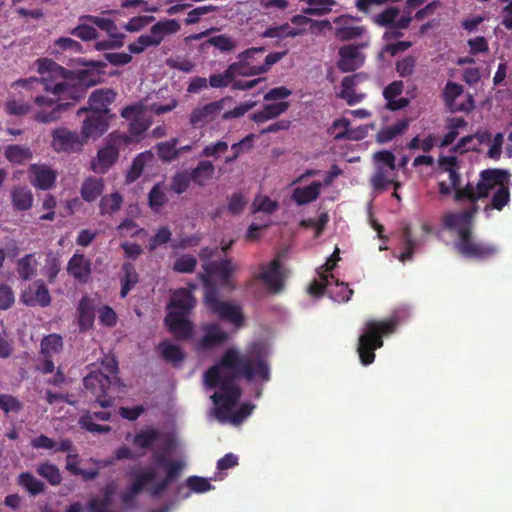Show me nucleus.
I'll use <instances>...</instances> for the list:
<instances>
[{
  "label": "nucleus",
  "mask_w": 512,
  "mask_h": 512,
  "mask_svg": "<svg viewBox=\"0 0 512 512\" xmlns=\"http://www.w3.org/2000/svg\"><path fill=\"white\" fill-rule=\"evenodd\" d=\"M249 352L253 358L242 355L235 348H228L220 360L204 372L203 382L206 388H219L211 399L217 406L215 414L221 422L229 420L232 424L239 425L255 408L254 404L246 402L228 417L242 395V390L236 382L238 378L242 377L247 381L254 378L264 382L270 380V367L264 359L262 344L254 342Z\"/></svg>",
  "instance_id": "obj_1"
},
{
  "label": "nucleus",
  "mask_w": 512,
  "mask_h": 512,
  "mask_svg": "<svg viewBox=\"0 0 512 512\" xmlns=\"http://www.w3.org/2000/svg\"><path fill=\"white\" fill-rule=\"evenodd\" d=\"M33 84L42 86L45 92L53 95L52 97L40 95L34 98V103L40 108L34 119L39 123H51L58 120L61 114L69 110L82 96L81 90L74 85H69L64 80L54 83L43 76L40 79L31 77L15 82V85L23 88L30 87Z\"/></svg>",
  "instance_id": "obj_2"
},
{
  "label": "nucleus",
  "mask_w": 512,
  "mask_h": 512,
  "mask_svg": "<svg viewBox=\"0 0 512 512\" xmlns=\"http://www.w3.org/2000/svg\"><path fill=\"white\" fill-rule=\"evenodd\" d=\"M396 326L397 321L395 319L369 320L366 322L357 346V352L363 365L367 366L374 362L375 350L383 346V337L392 334Z\"/></svg>",
  "instance_id": "obj_3"
},
{
  "label": "nucleus",
  "mask_w": 512,
  "mask_h": 512,
  "mask_svg": "<svg viewBox=\"0 0 512 512\" xmlns=\"http://www.w3.org/2000/svg\"><path fill=\"white\" fill-rule=\"evenodd\" d=\"M454 248L464 258L476 261H487L499 253V247L496 244L478 240L471 226L459 228Z\"/></svg>",
  "instance_id": "obj_4"
},
{
  "label": "nucleus",
  "mask_w": 512,
  "mask_h": 512,
  "mask_svg": "<svg viewBox=\"0 0 512 512\" xmlns=\"http://www.w3.org/2000/svg\"><path fill=\"white\" fill-rule=\"evenodd\" d=\"M202 277L206 307L219 319L230 322L237 328L242 327L244 324V315L241 306L219 300L216 286L210 284L206 276Z\"/></svg>",
  "instance_id": "obj_5"
},
{
  "label": "nucleus",
  "mask_w": 512,
  "mask_h": 512,
  "mask_svg": "<svg viewBox=\"0 0 512 512\" xmlns=\"http://www.w3.org/2000/svg\"><path fill=\"white\" fill-rule=\"evenodd\" d=\"M112 378L102 370H93L83 378V385L88 393L95 398V401L103 408L113 405L114 399L109 396L113 384Z\"/></svg>",
  "instance_id": "obj_6"
},
{
  "label": "nucleus",
  "mask_w": 512,
  "mask_h": 512,
  "mask_svg": "<svg viewBox=\"0 0 512 512\" xmlns=\"http://www.w3.org/2000/svg\"><path fill=\"white\" fill-rule=\"evenodd\" d=\"M373 160L376 167L375 172L370 178V184L373 190L378 192L383 191L391 183L394 184L396 189L400 187V183L394 182L389 177V174L396 168L395 155L389 150H381L374 153Z\"/></svg>",
  "instance_id": "obj_7"
},
{
  "label": "nucleus",
  "mask_w": 512,
  "mask_h": 512,
  "mask_svg": "<svg viewBox=\"0 0 512 512\" xmlns=\"http://www.w3.org/2000/svg\"><path fill=\"white\" fill-rule=\"evenodd\" d=\"M121 116L129 121L128 133H124L128 141L123 142V146L140 142L143 134L150 126L144 107L141 104L128 105L122 109Z\"/></svg>",
  "instance_id": "obj_8"
},
{
  "label": "nucleus",
  "mask_w": 512,
  "mask_h": 512,
  "mask_svg": "<svg viewBox=\"0 0 512 512\" xmlns=\"http://www.w3.org/2000/svg\"><path fill=\"white\" fill-rule=\"evenodd\" d=\"M128 141L123 132H112L107 140L106 145L97 153V160L92 161V170L96 173H106L119 158V148L123 146V142Z\"/></svg>",
  "instance_id": "obj_9"
},
{
  "label": "nucleus",
  "mask_w": 512,
  "mask_h": 512,
  "mask_svg": "<svg viewBox=\"0 0 512 512\" xmlns=\"http://www.w3.org/2000/svg\"><path fill=\"white\" fill-rule=\"evenodd\" d=\"M131 478L130 484L125 491L121 493V501L127 507L135 504L136 498L145 490V488L156 478L154 468L147 467L142 469H131L129 472Z\"/></svg>",
  "instance_id": "obj_10"
},
{
  "label": "nucleus",
  "mask_w": 512,
  "mask_h": 512,
  "mask_svg": "<svg viewBox=\"0 0 512 512\" xmlns=\"http://www.w3.org/2000/svg\"><path fill=\"white\" fill-rule=\"evenodd\" d=\"M264 52V47H252L239 53L237 61L231 63L235 66L237 75L249 77L263 74L262 56Z\"/></svg>",
  "instance_id": "obj_11"
},
{
  "label": "nucleus",
  "mask_w": 512,
  "mask_h": 512,
  "mask_svg": "<svg viewBox=\"0 0 512 512\" xmlns=\"http://www.w3.org/2000/svg\"><path fill=\"white\" fill-rule=\"evenodd\" d=\"M230 101V97H224L220 100L194 108L189 115V123L195 128L204 127L208 123L214 121L225 108L226 102Z\"/></svg>",
  "instance_id": "obj_12"
},
{
  "label": "nucleus",
  "mask_w": 512,
  "mask_h": 512,
  "mask_svg": "<svg viewBox=\"0 0 512 512\" xmlns=\"http://www.w3.org/2000/svg\"><path fill=\"white\" fill-rule=\"evenodd\" d=\"M86 143L83 135L67 128H57L52 131V147L57 152L73 153L80 151Z\"/></svg>",
  "instance_id": "obj_13"
},
{
  "label": "nucleus",
  "mask_w": 512,
  "mask_h": 512,
  "mask_svg": "<svg viewBox=\"0 0 512 512\" xmlns=\"http://www.w3.org/2000/svg\"><path fill=\"white\" fill-rule=\"evenodd\" d=\"M510 174L502 169H485L480 173V181L477 183L475 189L476 202L480 199L488 197L490 191L494 189L497 184L509 182Z\"/></svg>",
  "instance_id": "obj_14"
},
{
  "label": "nucleus",
  "mask_w": 512,
  "mask_h": 512,
  "mask_svg": "<svg viewBox=\"0 0 512 512\" xmlns=\"http://www.w3.org/2000/svg\"><path fill=\"white\" fill-rule=\"evenodd\" d=\"M463 86L448 81L443 89L442 97L447 109L452 112H470L474 108L472 95L468 94L465 102L458 103L456 99L463 94Z\"/></svg>",
  "instance_id": "obj_15"
},
{
  "label": "nucleus",
  "mask_w": 512,
  "mask_h": 512,
  "mask_svg": "<svg viewBox=\"0 0 512 512\" xmlns=\"http://www.w3.org/2000/svg\"><path fill=\"white\" fill-rule=\"evenodd\" d=\"M368 46V42L360 43L358 45H344L340 47L339 54V62L338 68L342 72H352L360 68L365 61V55L362 54L359 50L360 48H366Z\"/></svg>",
  "instance_id": "obj_16"
},
{
  "label": "nucleus",
  "mask_w": 512,
  "mask_h": 512,
  "mask_svg": "<svg viewBox=\"0 0 512 512\" xmlns=\"http://www.w3.org/2000/svg\"><path fill=\"white\" fill-rule=\"evenodd\" d=\"M116 96L117 93L113 89H97L92 92L88 99L89 107L80 109L78 115L86 111L111 116L109 106L115 101Z\"/></svg>",
  "instance_id": "obj_17"
},
{
  "label": "nucleus",
  "mask_w": 512,
  "mask_h": 512,
  "mask_svg": "<svg viewBox=\"0 0 512 512\" xmlns=\"http://www.w3.org/2000/svg\"><path fill=\"white\" fill-rule=\"evenodd\" d=\"M21 299L24 304L31 307H47L51 303L50 292L42 280H36L30 284L23 291Z\"/></svg>",
  "instance_id": "obj_18"
},
{
  "label": "nucleus",
  "mask_w": 512,
  "mask_h": 512,
  "mask_svg": "<svg viewBox=\"0 0 512 512\" xmlns=\"http://www.w3.org/2000/svg\"><path fill=\"white\" fill-rule=\"evenodd\" d=\"M67 273L80 284H86L92 274V262L84 253L76 251L69 259Z\"/></svg>",
  "instance_id": "obj_19"
},
{
  "label": "nucleus",
  "mask_w": 512,
  "mask_h": 512,
  "mask_svg": "<svg viewBox=\"0 0 512 512\" xmlns=\"http://www.w3.org/2000/svg\"><path fill=\"white\" fill-rule=\"evenodd\" d=\"M186 313L170 311L165 317L168 330L178 339L187 340L191 337L193 325Z\"/></svg>",
  "instance_id": "obj_20"
},
{
  "label": "nucleus",
  "mask_w": 512,
  "mask_h": 512,
  "mask_svg": "<svg viewBox=\"0 0 512 512\" xmlns=\"http://www.w3.org/2000/svg\"><path fill=\"white\" fill-rule=\"evenodd\" d=\"M260 268L262 272L256 276V279L262 281L273 293L280 292L283 288L280 260L275 258L268 265L262 264Z\"/></svg>",
  "instance_id": "obj_21"
},
{
  "label": "nucleus",
  "mask_w": 512,
  "mask_h": 512,
  "mask_svg": "<svg viewBox=\"0 0 512 512\" xmlns=\"http://www.w3.org/2000/svg\"><path fill=\"white\" fill-rule=\"evenodd\" d=\"M113 116H105L89 112L84 119L81 134L87 141L89 138L102 136L109 128V120Z\"/></svg>",
  "instance_id": "obj_22"
},
{
  "label": "nucleus",
  "mask_w": 512,
  "mask_h": 512,
  "mask_svg": "<svg viewBox=\"0 0 512 512\" xmlns=\"http://www.w3.org/2000/svg\"><path fill=\"white\" fill-rule=\"evenodd\" d=\"M355 19L350 15H341L333 20V23L337 25L335 28L334 35L340 41H350L361 37L366 29L364 26H355L351 24V20Z\"/></svg>",
  "instance_id": "obj_23"
},
{
  "label": "nucleus",
  "mask_w": 512,
  "mask_h": 512,
  "mask_svg": "<svg viewBox=\"0 0 512 512\" xmlns=\"http://www.w3.org/2000/svg\"><path fill=\"white\" fill-rule=\"evenodd\" d=\"M367 79V75L364 73H356L350 76H346L341 81V90L339 93V97L344 99L346 103L350 106H353L357 103H360L365 94H358L355 92L354 88L361 82Z\"/></svg>",
  "instance_id": "obj_24"
},
{
  "label": "nucleus",
  "mask_w": 512,
  "mask_h": 512,
  "mask_svg": "<svg viewBox=\"0 0 512 512\" xmlns=\"http://www.w3.org/2000/svg\"><path fill=\"white\" fill-rule=\"evenodd\" d=\"M205 274H201L200 278L203 281L202 276H206L209 283H211L209 277L217 276L224 285H229L230 278L233 272L232 262L229 259L220 261H209L203 266Z\"/></svg>",
  "instance_id": "obj_25"
},
{
  "label": "nucleus",
  "mask_w": 512,
  "mask_h": 512,
  "mask_svg": "<svg viewBox=\"0 0 512 512\" xmlns=\"http://www.w3.org/2000/svg\"><path fill=\"white\" fill-rule=\"evenodd\" d=\"M196 289V285L191 284L190 288H179L172 294L168 308H176L182 313L189 314L196 305V299L192 290Z\"/></svg>",
  "instance_id": "obj_26"
},
{
  "label": "nucleus",
  "mask_w": 512,
  "mask_h": 512,
  "mask_svg": "<svg viewBox=\"0 0 512 512\" xmlns=\"http://www.w3.org/2000/svg\"><path fill=\"white\" fill-rule=\"evenodd\" d=\"M87 69H81L76 72L77 84L81 87H91L102 81V69L106 64L101 61L90 62Z\"/></svg>",
  "instance_id": "obj_27"
},
{
  "label": "nucleus",
  "mask_w": 512,
  "mask_h": 512,
  "mask_svg": "<svg viewBox=\"0 0 512 512\" xmlns=\"http://www.w3.org/2000/svg\"><path fill=\"white\" fill-rule=\"evenodd\" d=\"M32 174L31 184L41 190H48L53 187L56 181V173L45 165H32L30 168Z\"/></svg>",
  "instance_id": "obj_28"
},
{
  "label": "nucleus",
  "mask_w": 512,
  "mask_h": 512,
  "mask_svg": "<svg viewBox=\"0 0 512 512\" xmlns=\"http://www.w3.org/2000/svg\"><path fill=\"white\" fill-rule=\"evenodd\" d=\"M204 335L199 342L201 349L206 350L224 343L228 339V334L217 324H208L204 326Z\"/></svg>",
  "instance_id": "obj_29"
},
{
  "label": "nucleus",
  "mask_w": 512,
  "mask_h": 512,
  "mask_svg": "<svg viewBox=\"0 0 512 512\" xmlns=\"http://www.w3.org/2000/svg\"><path fill=\"white\" fill-rule=\"evenodd\" d=\"M321 188L322 184L319 181H313L307 186L295 188L291 198L297 205H305L319 197Z\"/></svg>",
  "instance_id": "obj_30"
},
{
  "label": "nucleus",
  "mask_w": 512,
  "mask_h": 512,
  "mask_svg": "<svg viewBox=\"0 0 512 512\" xmlns=\"http://www.w3.org/2000/svg\"><path fill=\"white\" fill-rule=\"evenodd\" d=\"M181 29L179 22L175 19L158 21L150 29V38L158 46L166 35L177 33Z\"/></svg>",
  "instance_id": "obj_31"
},
{
  "label": "nucleus",
  "mask_w": 512,
  "mask_h": 512,
  "mask_svg": "<svg viewBox=\"0 0 512 512\" xmlns=\"http://www.w3.org/2000/svg\"><path fill=\"white\" fill-rule=\"evenodd\" d=\"M104 180L97 177H87L80 188V194L84 201L91 203L95 201L104 191Z\"/></svg>",
  "instance_id": "obj_32"
},
{
  "label": "nucleus",
  "mask_w": 512,
  "mask_h": 512,
  "mask_svg": "<svg viewBox=\"0 0 512 512\" xmlns=\"http://www.w3.org/2000/svg\"><path fill=\"white\" fill-rule=\"evenodd\" d=\"M215 174V166L210 160H201L189 172L192 182L200 187L205 186Z\"/></svg>",
  "instance_id": "obj_33"
},
{
  "label": "nucleus",
  "mask_w": 512,
  "mask_h": 512,
  "mask_svg": "<svg viewBox=\"0 0 512 512\" xmlns=\"http://www.w3.org/2000/svg\"><path fill=\"white\" fill-rule=\"evenodd\" d=\"M289 108V102L282 101L273 104L264 105L261 111H257L251 115V119L255 123H264L270 119L277 118Z\"/></svg>",
  "instance_id": "obj_34"
},
{
  "label": "nucleus",
  "mask_w": 512,
  "mask_h": 512,
  "mask_svg": "<svg viewBox=\"0 0 512 512\" xmlns=\"http://www.w3.org/2000/svg\"><path fill=\"white\" fill-rule=\"evenodd\" d=\"M77 311L80 329H90L94 323L95 314L92 301L88 296L85 295L80 299Z\"/></svg>",
  "instance_id": "obj_35"
},
{
  "label": "nucleus",
  "mask_w": 512,
  "mask_h": 512,
  "mask_svg": "<svg viewBox=\"0 0 512 512\" xmlns=\"http://www.w3.org/2000/svg\"><path fill=\"white\" fill-rule=\"evenodd\" d=\"M122 271L124 275L120 279V297L125 298L128 295V293L134 288V286L138 283L139 275L134 265L130 262H125L122 264Z\"/></svg>",
  "instance_id": "obj_36"
},
{
  "label": "nucleus",
  "mask_w": 512,
  "mask_h": 512,
  "mask_svg": "<svg viewBox=\"0 0 512 512\" xmlns=\"http://www.w3.org/2000/svg\"><path fill=\"white\" fill-rule=\"evenodd\" d=\"M408 128L407 119L397 121L391 126H386L380 129L376 134V141L379 144L387 143L393 140L398 135L403 134Z\"/></svg>",
  "instance_id": "obj_37"
},
{
  "label": "nucleus",
  "mask_w": 512,
  "mask_h": 512,
  "mask_svg": "<svg viewBox=\"0 0 512 512\" xmlns=\"http://www.w3.org/2000/svg\"><path fill=\"white\" fill-rule=\"evenodd\" d=\"M5 158L13 164H24L33 157V153L28 146L8 145L4 150Z\"/></svg>",
  "instance_id": "obj_38"
},
{
  "label": "nucleus",
  "mask_w": 512,
  "mask_h": 512,
  "mask_svg": "<svg viewBox=\"0 0 512 512\" xmlns=\"http://www.w3.org/2000/svg\"><path fill=\"white\" fill-rule=\"evenodd\" d=\"M38 72L41 75L48 73L51 77H62L63 79H70L74 74L73 71L63 68L50 59L38 60Z\"/></svg>",
  "instance_id": "obj_39"
},
{
  "label": "nucleus",
  "mask_w": 512,
  "mask_h": 512,
  "mask_svg": "<svg viewBox=\"0 0 512 512\" xmlns=\"http://www.w3.org/2000/svg\"><path fill=\"white\" fill-rule=\"evenodd\" d=\"M13 206L20 211L28 210L33 204V194L27 187H15L11 193Z\"/></svg>",
  "instance_id": "obj_40"
},
{
  "label": "nucleus",
  "mask_w": 512,
  "mask_h": 512,
  "mask_svg": "<svg viewBox=\"0 0 512 512\" xmlns=\"http://www.w3.org/2000/svg\"><path fill=\"white\" fill-rule=\"evenodd\" d=\"M308 7L303 8L302 12L311 16H324L332 11V7L337 5L335 0H307Z\"/></svg>",
  "instance_id": "obj_41"
},
{
  "label": "nucleus",
  "mask_w": 512,
  "mask_h": 512,
  "mask_svg": "<svg viewBox=\"0 0 512 512\" xmlns=\"http://www.w3.org/2000/svg\"><path fill=\"white\" fill-rule=\"evenodd\" d=\"M496 187H498V189L492 196L490 204L485 207V210L491 208L501 211L510 201V190L508 187V182L497 184Z\"/></svg>",
  "instance_id": "obj_42"
},
{
  "label": "nucleus",
  "mask_w": 512,
  "mask_h": 512,
  "mask_svg": "<svg viewBox=\"0 0 512 512\" xmlns=\"http://www.w3.org/2000/svg\"><path fill=\"white\" fill-rule=\"evenodd\" d=\"M150 153H140L132 161L131 167L126 174V182H135L143 173L147 161L151 160Z\"/></svg>",
  "instance_id": "obj_43"
},
{
  "label": "nucleus",
  "mask_w": 512,
  "mask_h": 512,
  "mask_svg": "<svg viewBox=\"0 0 512 512\" xmlns=\"http://www.w3.org/2000/svg\"><path fill=\"white\" fill-rule=\"evenodd\" d=\"M36 260L34 254H27L17 261V273L24 280H30L36 273Z\"/></svg>",
  "instance_id": "obj_44"
},
{
  "label": "nucleus",
  "mask_w": 512,
  "mask_h": 512,
  "mask_svg": "<svg viewBox=\"0 0 512 512\" xmlns=\"http://www.w3.org/2000/svg\"><path fill=\"white\" fill-rule=\"evenodd\" d=\"M37 473L45 478L52 486H57L62 481V476L59 468L50 462H43L37 466Z\"/></svg>",
  "instance_id": "obj_45"
},
{
  "label": "nucleus",
  "mask_w": 512,
  "mask_h": 512,
  "mask_svg": "<svg viewBox=\"0 0 512 512\" xmlns=\"http://www.w3.org/2000/svg\"><path fill=\"white\" fill-rule=\"evenodd\" d=\"M122 202L123 198L118 192L103 196L99 204L101 215H112L113 213L117 212L120 210Z\"/></svg>",
  "instance_id": "obj_46"
},
{
  "label": "nucleus",
  "mask_w": 512,
  "mask_h": 512,
  "mask_svg": "<svg viewBox=\"0 0 512 512\" xmlns=\"http://www.w3.org/2000/svg\"><path fill=\"white\" fill-rule=\"evenodd\" d=\"M159 438V430L149 428L136 433L133 439V443L142 449H150L155 444V442L159 440Z\"/></svg>",
  "instance_id": "obj_47"
},
{
  "label": "nucleus",
  "mask_w": 512,
  "mask_h": 512,
  "mask_svg": "<svg viewBox=\"0 0 512 512\" xmlns=\"http://www.w3.org/2000/svg\"><path fill=\"white\" fill-rule=\"evenodd\" d=\"M63 348V339L58 334H49L41 341V353L44 357H52Z\"/></svg>",
  "instance_id": "obj_48"
},
{
  "label": "nucleus",
  "mask_w": 512,
  "mask_h": 512,
  "mask_svg": "<svg viewBox=\"0 0 512 512\" xmlns=\"http://www.w3.org/2000/svg\"><path fill=\"white\" fill-rule=\"evenodd\" d=\"M18 483L31 495H38L45 489V484L35 478L30 472H23L18 477Z\"/></svg>",
  "instance_id": "obj_49"
},
{
  "label": "nucleus",
  "mask_w": 512,
  "mask_h": 512,
  "mask_svg": "<svg viewBox=\"0 0 512 512\" xmlns=\"http://www.w3.org/2000/svg\"><path fill=\"white\" fill-rule=\"evenodd\" d=\"M178 144V138H172L168 141H164L158 143L157 155L158 157L165 162H171L178 158V153L176 152V146Z\"/></svg>",
  "instance_id": "obj_50"
},
{
  "label": "nucleus",
  "mask_w": 512,
  "mask_h": 512,
  "mask_svg": "<svg viewBox=\"0 0 512 512\" xmlns=\"http://www.w3.org/2000/svg\"><path fill=\"white\" fill-rule=\"evenodd\" d=\"M238 76L235 71V66L230 64L222 74H212L209 77V84L213 88L227 87L233 82L235 77Z\"/></svg>",
  "instance_id": "obj_51"
},
{
  "label": "nucleus",
  "mask_w": 512,
  "mask_h": 512,
  "mask_svg": "<svg viewBox=\"0 0 512 512\" xmlns=\"http://www.w3.org/2000/svg\"><path fill=\"white\" fill-rule=\"evenodd\" d=\"M192 182L189 171H180L174 174L171 180V189L176 194L180 195L187 191Z\"/></svg>",
  "instance_id": "obj_52"
},
{
  "label": "nucleus",
  "mask_w": 512,
  "mask_h": 512,
  "mask_svg": "<svg viewBox=\"0 0 512 512\" xmlns=\"http://www.w3.org/2000/svg\"><path fill=\"white\" fill-rule=\"evenodd\" d=\"M162 357L172 363L173 365H176L183 361L184 359V353L182 349L174 344L171 343H162Z\"/></svg>",
  "instance_id": "obj_53"
},
{
  "label": "nucleus",
  "mask_w": 512,
  "mask_h": 512,
  "mask_svg": "<svg viewBox=\"0 0 512 512\" xmlns=\"http://www.w3.org/2000/svg\"><path fill=\"white\" fill-rule=\"evenodd\" d=\"M31 108L28 102L16 99H8L4 105L5 111L15 116H24L30 112Z\"/></svg>",
  "instance_id": "obj_54"
},
{
  "label": "nucleus",
  "mask_w": 512,
  "mask_h": 512,
  "mask_svg": "<svg viewBox=\"0 0 512 512\" xmlns=\"http://www.w3.org/2000/svg\"><path fill=\"white\" fill-rule=\"evenodd\" d=\"M149 205L154 211H158L166 202L167 196L161 184L152 187L148 195Z\"/></svg>",
  "instance_id": "obj_55"
},
{
  "label": "nucleus",
  "mask_w": 512,
  "mask_h": 512,
  "mask_svg": "<svg viewBox=\"0 0 512 512\" xmlns=\"http://www.w3.org/2000/svg\"><path fill=\"white\" fill-rule=\"evenodd\" d=\"M399 15V9L397 7L386 8L381 13L374 17V22L379 26L394 27L395 20Z\"/></svg>",
  "instance_id": "obj_56"
},
{
  "label": "nucleus",
  "mask_w": 512,
  "mask_h": 512,
  "mask_svg": "<svg viewBox=\"0 0 512 512\" xmlns=\"http://www.w3.org/2000/svg\"><path fill=\"white\" fill-rule=\"evenodd\" d=\"M330 278L334 279V276L321 273L319 279H315L310 283L308 292L316 297L324 295L327 287L330 285Z\"/></svg>",
  "instance_id": "obj_57"
},
{
  "label": "nucleus",
  "mask_w": 512,
  "mask_h": 512,
  "mask_svg": "<svg viewBox=\"0 0 512 512\" xmlns=\"http://www.w3.org/2000/svg\"><path fill=\"white\" fill-rule=\"evenodd\" d=\"M0 409L5 414L10 412L18 413L23 409V403L10 394H0Z\"/></svg>",
  "instance_id": "obj_58"
},
{
  "label": "nucleus",
  "mask_w": 512,
  "mask_h": 512,
  "mask_svg": "<svg viewBox=\"0 0 512 512\" xmlns=\"http://www.w3.org/2000/svg\"><path fill=\"white\" fill-rule=\"evenodd\" d=\"M416 60L412 56H405L396 62V71L400 77L406 78L415 72Z\"/></svg>",
  "instance_id": "obj_59"
},
{
  "label": "nucleus",
  "mask_w": 512,
  "mask_h": 512,
  "mask_svg": "<svg viewBox=\"0 0 512 512\" xmlns=\"http://www.w3.org/2000/svg\"><path fill=\"white\" fill-rule=\"evenodd\" d=\"M186 486L195 493H205L212 489L211 483L200 476H190L185 481Z\"/></svg>",
  "instance_id": "obj_60"
},
{
  "label": "nucleus",
  "mask_w": 512,
  "mask_h": 512,
  "mask_svg": "<svg viewBox=\"0 0 512 512\" xmlns=\"http://www.w3.org/2000/svg\"><path fill=\"white\" fill-rule=\"evenodd\" d=\"M197 260L192 255H183L176 259L173 269L179 273H191L194 271Z\"/></svg>",
  "instance_id": "obj_61"
},
{
  "label": "nucleus",
  "mask_w": 512,
  "mask_h": 512,
  "mask_svg": "<svg viewBox=\"0 0 512 512\" xmlns=\"http://www.w3.org/2000/svg\"><path fill=\"white\" fill-rule=\"evenodd\" d=\"M87 21L93 23L96 25L99 29L107 32L108 34L112 35L113 32L117 30V26L115 25L114 21L110 18H103L93 15H87L83 17Z\"/></svg>",
  "instance_id": "obj_62"
},
{
  "label": "nucleus",
  "mask_w": 512,
  "mask_h": 512,
  "mask_svg": "<svg viewBox=\"0 0 512 512\" xmlns=\"http://www.w3.org/2000/svg\"><path fill=\"white\" fill-rule=\"evenodd\" d=\"M468 200L469 202H476V194L474 186L467 183L464 187L461 184L454 190V201L462 202Z\"/></svg>",
  "instance_id": "obj_63"
},
{
  "label": "nucleus",
  "mask_w": 512,
  "mask_h": 512,
  "mask_svg": "<svg viewBox=\"0 0 512 512\" xmlns=\"http://www.w3.org/2000/svg\"><path fill=\"white\" fill-rule=\"evenodd\" d=\"M71 35L80 38L83 41L94 40L98 37L97 30L89 25L80 24L70 31Z\"/></svg>",
  "instance_id": "obj_64"
}]
</instances>
